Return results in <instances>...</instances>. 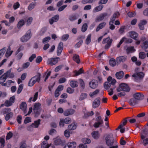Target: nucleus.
Here are the masks:
<instances>
[{"mask_svg":"<svg viewBox=\"0 0 148 148\" xmlns=\"http://www.w3.org/2000/svg\"><path fill=\"white\" fill-rule=\"evenodd\" d=\"M91 37V34H89L87 36L86 40V43L87 44H88L90 42Z\"/></svg>","mask_w":148,"mask_h":148,"instance_id":"obj_51","label":"nucleus"},{"mask_svg":"<svg viewBox=\"0 0 148 148\" xmlns=\"http://www.w3.org/2000/svg\"><path fill=\"white\" fill-rule=\"evenodd\" d=\"M11 72V69H10L3 74L6 79L8 77L10 78H13L14 77V73H12Z\"/></svg>","mask_w":148,"mask_h":148,"instance_id":"obj_14","label":"nucleus"},{"mask_svg":"<svg viewBox=\"0 0 148 148\" xmlns=\"http://www.w3.org/2000/svg\"><path fill=\"white\" fill-rule=\"evenodd\" d=\"M51 73V71L48 72V70H47V71L46 72L44 73L43 75V77L44 78H45V79H44L45 82L46 81L47 79H48L49 77L50 76Z\"/></svg>","mask_w":148,"mask_h":148,"instance_id":"obj_26","label":"nucleus"},{"mask_svg":"<svg viewBox=\"0 0 148 148\" xmlns=\"http://www.w3.org/2000/svg\"><path fill=\"white\" fill-rule=\"evenodd\" d=\"M5 140L4 138H0V143L1 145H0V148H3L5 145Z\"/></svg>","mask_w":148,"mask_h":148,"instance_id":"obj_46","label":"nucleus"},{"mask_svg":"<svg viewBox=\"0 0 148 148\" xmlns=\"http://www.w3.org/2000/svg\"><path fill=\"white\" fill-rule=\"evenodd\" d=\"M12 104L9 100H6L4 102V105L6 107H9L12 106Z\"/></svg>","mask_w":148,"mask_h":148,"instance_id":"obj_59","label":"nucleus"},{"mask_svg":"<svg viewBox=\"0 0 148 148\" xmlns=\"http://www.w3.org/2000/svg\"><path fill=\"white\" fill-rule=\"evenodd\" d=\"M107 14L106 13H104L100 14L96 19L95 21L96 22L100 21L104 19V17L107 16Z\"/></svg>","mask_w":148,"mask_h":148,"instance_id":"obj_17","label":"nucleus"},{"mask_svg":"<svg viewBox=\"0 0 148 148\" xmlns=\"http://www.w3.org/2000/svg\"><path fill=\"white\" fill-rule=\"evenodd\" d=\"M139 69L138 68H136L135 71L136 73L132 75L133 79L136 82H139L143 79L145 75V74L142 72H137Z\"/></svg>","mask_w":148,"mask_h":148,"instance_id":"obj_2","label":"nucleus"},{"mask_svg":"<svg viewBox=\"0 0 148 148\" xmlns=\"http://www.w3.org/2000/svg\"><path fill=\"white\" fill-rule=\"evenodd\" d=\"M110 65L112 66H115L116 64V62L115 60L114 59H111L109 62Z\"/></svg>","mask_w":148,"mask_h":148,"instance_id":"obj_47","label":"nucleus"},{"mask_svg":"<svg viewBox=\"0 0 148 148\" xmlns=\"http://www.w3.org/2000/svg\"><path fill=\"white\" fill-rule=\"evenodd\" d=\"M133 97L134 98L137 100H141L144 98L143 95L140 93H137L134 94Z\"/></svg>","mask_w":148,"mask_h":148,"instance_id":"obj_16","label":"nucleus"},{"mask_svg":"<svg viewBox=\"0 0 148 148\" xmlns=\"http://www.w3.org/2000/svg\"><path fill=\"white\" fill-rule=\"evenodd\" d=\"M23 87V84H21L19 86L18 90L17 91V93L19 94L20 93L22 90Z\"/></svg>","mask_w":148,"mask_h":148,"instance_id":"obj_52","label":"nucleus"},{"mask_svg":"<svg viewBox=\"0 0 148 148\" xmlns=\"http://www.w3.org/2000/svg\"><path fill=\"white\" fill-rule=\"evenodd\" d=\"M51 39V38L48 36L44 38L42 40V42L45 44L48 42Z\"/></svg>","mask_w":148,"mask_h":148,"instance_id":"obj_54","label":"nucleus"},{"mask_svg":"<svg viewBox=\"0 0 148 148\" xmlns=\"http://www.w3.org/2000/svg\"><path fill=\"white\" fill-rule=\"evenodd\" d=\"M60 60V58L56 57L55 58H51L48 59L47 60V63L48 64L51 66L56 64Z\"/></svg>","mask_w":148,"mask_h":148,"instance_id":"obj_9","label":"nucleus"},{"mask_svg":"<svg viewBox=\"0 0 148 148\" xmlns=\"http://www.w3.org/2000/svg\"><path fill=\"white\" fill-rule=\"evenodd\" d=\"M130 36L135 40V44L137 45H139L141 42L140 40H138V33L134 31H132L129 32Z\"/></svg>","mask_w":148,"mask_h":148,"instance_id":"obj_4","label":"nucleus"},{"mask_svg":"<svg viewBox=\"0 0 148 148\" xmlns=\"http://www.w3.org/2000/svg\"><path fill=\"white\" fill-rule=\"evenodd\" d=\"M103 7V6L102 5H100L95 7L93 10V12L94 13L97 12L101 11Z\"/></svg>","mask_w":148,"mask_h":148,"instance_id":"obj_24","label":"nucleus"},{"mask_svg":"<svg viewBox=\"0 0 148 148\" xmlns=\"http://www.w3.org/2000/svg\"><path fill=\"white\" fill-rule=\"evenodd\" d=\"M6 50V47H4L0 50V56L1 57L3 56Z\"/></svg>","mask_w":148,"mask_h":148,"instance_id":"obj_53","label":"nucleus"},{"mask_svg":"<svg viewBox=\"0 0 148 148\" xmlns=\"http://www.w3.org/2000/svg\"><path fill=\"white\" fill-rule=\"evenodd\" d=\"M76 126L74 123L69 125L68 126V129L69 130H73L76 128Z\"/></svg>","mask_w":148,"mask_h":148,"instance_id":"obj_41","label":"nucleus"},{"mask_svg":"<svg viewBox=\"0 0 148 148\" xmlns=\"http://www.w3.org/2000/svg\"><path fill=\"white\" fill-rule=\"evenodd\" d=\"M40 74H37L31 78L28 83V85L29 86H32L36 82H39L40 80Z\"/></svg>","mask_w":148,"mask_h":148,"instance_id":"obj_3","label":"nucleus"},{"mask_svg":"<svg viewBox=\"0 0 148 148\" xmlns=\"http://www.w3.org/2000/svg\"><path fill=\"white\" fill-rule=\"evenodd\" d=\"M141 47L143 49H147L148 47V41H146L143 42Z\"/></svg>","mask_w":148,"mask_h":148,"instance_id":"obj_45","label":"nucleus"},{"mask_svg":"<svg viewBox=\"0 0 148 148\" xmlns=\"http://www.w3.org/2000/svg\"><path fill=\"white\" fill-rule=\"evenodd\" d=\"M13 134L11 132H9L7 134L6 136V140L10 139L12 136Z\"/></svg>","mask_w":148,"mask_h":148,"instance_id":"obj_60","label":"nucleus"},{"mask_svg":"<svg viewBox=\"0 0 148 148\" xmlns=\"http://www.w3.org/2000/svg\"><path fill=\"white\" fill-rule=\"evenodd\" d=\"M4 75L3 74L0 77V84L3 83L6 80V78Z\"/></svg>","mask_w":148,"mask_h":148,"instance_id":"obj_55","label":"nucleus"},{"mask_svg":"<svg viewBox=\"0 0 148 148\" xmlns=\"http://www.w3.org/2000/svg\"><path fill=\"white\" fill-rule=\"evenodd\" d=\"M33 18L32 17H29L26 21V24L27 25H29L33 21Z\"/></svg>","mask_w":148,"mask_h":148,"instance_id":"obj_56","label":"nucleus"},{"mask_svg":"<svg viewBox=\"0 0 148 148\" xmlns=\"http://www.w3.org/2000/svg\"><path fill=\"white\" fill-rule=\"evenodd\" d=\"M70 84V86L73 88L76 87L78 85V82L76 81H71Z\"/></svg>","mask_w":148,"mask_h":148,"instance_id":"obj_35","label":"nucleus"},{"mask_svg":"<svg viewBox=\"0 0 148 148\" xmlns=\"http://www.w3.org/2000/svg\"><path fill=\"white\" fill-rule=\"evenodd\" d=\"M10 47L9 46L8 48L7 51L5 54V56L7 57H9L12 54L13 52V51L11 50Z\"/></svg>","mask_w":148,"mask_h":148,"instance_id":"obj_28","label":"nucleus"},{"mask_svg":"<svg viewBox=\"0 0 148 148\" xmlns=\"http://www.w3.org/2000/svg\"><path fill=\"white\" fill-rule=\"evenodd\" d=\"M73 59L77 63H79L80 62L79 56L78 55L76 54L74 55Z\"/></svg>","mask_w":148,"mask_h":148,"instance_id":"obj_38","label":"nucleus"},{"mask_svg":"<svg viewBox=\"0 0 148 148\" xmlns=\"http://www.w3.org/2000/svg\"><path fill=\"white\" fill-rule=\"evenodd\" d=\"M27 105L26 103L25 102H22L20 106V108L23 110L25 114L27 112Z\"/></svg>","mask_w":148,"mask_h":148,"instance_id":"obj_21","label":"nucleus"},{"mask_svg":"<svg viewBox=\"0 0 148 148\" xmlns=\"http://www.w3.org/2000/svg\"><path fill=\"white\" fill-rule=\"evenodd\" d=\"M75 74L73 75V76L75 77L79 75L80 74L84 73V71L82 70V68H80L78 71L75 70L74 71Z\"/></svg>","mask_w":148,"mask_h":148,"instance_id":"obj_29","label":"nucleus"},{"mask_svg":"<svg viewBox=\"0 0 148 148\" xmlns=\"http://www.w3.org/2000/svg\"><path fill=\"white\" fill-rule=\"evenodd\" d=\"M76 146V144L75 142L68 143L65 146L64 148H75Z\"/></svg>","mask_w":148,"mask_h":148,"instance_id":"obj_18","label":"nucleus"},{"mask_svg":"<svg viewBox=\"0 0 148 148\" xmlns=\"http://www.w3.org/2000/svg\"><path fill=\"white\" fill-rule=\"evenodd\" d=\"M147 23L146 21L145 20L141 21L138 24V26L140 29L143 30L144 29V25Z\"/></svg>","mask_w":148,"mask_h":148,"instance_id":"obj_23","label":"nucleus"},{"mask_svg":"<svg viewBox=\"0 0 148 148\" xmlns=\"http://www.w3.org/2000/svg\"><path fill=\"white\" fill-rule=\"evenodd\" d=\"M111 86V84L109 82H106L104 84V87L106 90L109 89Z\"/></svg>","mask_w":148,"mask_h":148,"instance_id":"obj_43","label":"nucleus"},{"mask_svg":"<svg viewBox=\"0 0 148 148\" xmlns=\"http://www.w3.org/2000/svg\"><path fill=\"white\" fill-rule=\"evenodd\" d=\"M139 57L140 59H144L146 57L145 53L142 52H140L139 54Z\"/></svg>","mask_w":148,"mask_h":148,"instance_id":"obj_48","label":"nucleus"},{"mask_svg":"<svg viewBox=\"0 0 148 148\" xmlns=\"http://www.w3.org/2000/svg\"><path fill=\"white\" fill-rule=\"evenodd\" d=\"M75 110L72 109H69L66 110L64 112V115L65 116L71 115L74 113Z\"/></svg>","mask_w":148,"mask_h":148,"instance_id":"obj_13","label":"nucleus"},{"mask_svg":"<svg viewBox=\"0 0 148 148\" xmlns=\"http://www.w3.org/2000/svg\"><path fill=\"white\" fill-rule=\"evenodd\" d=\"M31 37V30H29L27 31L25 35L21 38V40L23 42H26Z\"/></svg>","mask_w":148,"mask_h":148,"instance_id":"obj_7","label":"nucleus"},{"mask_svg":"<svg viewBox=\"0 0 148 148\" xmlns=\"http://www.w3.org/2000/svg\"><path fill=\"white\" fill-rule=\"evenodd\" d=\"M30 64L29 62H27L23 64L22 67L24 69H26L28 68Z\"/></svg>","mask_w":148,"mask_h":148,"instance_id":"obj_64","label":"nucleus"},{"mask_svg":"<svg viewBox=\"0 0 148 148\" xmlns=\"http://www.w3.org/2000/svg\"><path fill=\"white\" fill-rule=\"evenodd\" d=\"M21 50L19 48L16 52V54L17 55V57L18 59H21L23 55L22 52L19 53Z\"/></svg>","mask_w":148,"mask_h":148,"instance_id":"obj_32","label":"nucleus"},{"mask_svg":"<svg viewBox=\"0 0 148 148\" xmlns=\"http://www.w3.org/2000/svg\"><path fill=\"white\" fill-rule=\"evenodd\" d=\"M127 122V120L126 119H124L122 123V124H121L119 126V127H118V128L116 129V130L119 129L120 128H121V127H123L124 126H125Z\"/></svg>","mask_w":148,"mask_h":148,"instance_id":"obj_49","label":"nucleus"},{"mask_svg":"<svg viewBox=\"0 0 148 148\" xmlns=\"http://www.w3.org/2000/svg\"><path fill=\"white\" fill-rule=\"evenodd\" d=\"M49 146L47 143V141H45L43 142L42 144V148H48Z\"/></svg>","mask_w":148,"mask_h":148,"instance_id":"obj_50","label":"nucleus"},{"mask_svg":"<svg viewBox=\"0 0 148 148\" xmlns=\"http://www.w3.org/2000/svg\"><path fill=\"white\" fill-rule=\"evenodd\" d=\"M78 17L77 15L73 14L70 15L69 16V19L71 21H73L77 19Z\"/></svg>","mask_w":148,"mask_h":148,"instance_id":"obj_36","label":"nucleus"},{"mask_svg":"<svg viewBox=\"0 0 148 148\" xmlns=\"http://www.w3.org/2000/svg\"><path fill=\"white\" fill-rule=\"evenodd\" d=\"M112 40L108 37L104 38L102 41L103 44H106L105 46V49H108L111 46Z\"/></svg>","mask_w":148,"mask_h":148,"instance_id":"obj_8","label":"nucleus"},{"mask_svg":"<svg viewBox=\"0 0 148 148\" xmlns=\"http://www.w3.org/2000/svg\"><path fill=\"white\" fill-rule=\"evenodd\" d=\"M99 92V90L98 89H96L94 91L90 92L89 95L91 97H93L96 96Z\"/></svg>","mask_w":148,"mask_h":148,"instance_id":"obj_31","label":"nucleus"},{"mask_svg":"<svg viewBox=\"0 0 148 148\" xmlns=\"http://www.w3.org/2000/svg\"><path fill=\"white\" fill-rule=\"evenodd\" d=\"M67 5H65L59 7L58 10L59 12H61L63 11L66 7Z\"/></svg>","mask_w":148,"mask_h":148,"instance_id":"obj_62","label":"nucleus"},{"mask_svg":"<svg viewBox=\"0 0 148 148\" xmlns=\"http://www.w3.org/2000/svg\"><path fill=\"white\" fill-rule=\"evenodd\" d=\"M13 113L12 112H9L6 115L5 119L6 121H8L10 118H12L13 116Z\"/></svg>","mask_w":148,"mask_h":148,"instance_id":"obj_40","label":"nucleus"},{"mask_svg":"<svg viewBox=\"0 0 148 148\" xmlns=\"http://www.w3.org/2000/svg\"><path fill=\"white\" fill-rule=\"evenodd\" d=\"M94 114V113L93 111H91L90 112H87L85 113L84 117L85 118H87L92 116Z\"/></svg>","mask_w":148,"mask_h":148,"instance_id":"obj_39","label":"nucleus"},{"mask_svg":"<svg viewBox=\"0 0 148 148\" xmlns=\"http://www.w3.org/2000/svg\"><path fill=\"white\" fill-rule=\"evenodd\" d=\"M41 105L39 103H35L34 106L33 110L34 112L36 114H39L38 110L40 108Z\"/></svg>","mask_w":148,"mask_h":148,"instance_id":"obj_15","label":"nucleus"},{"mask_svg":"<svg viewBox=\"0 0 148 148\" xmlns=\"http://www.w3.org/2000/svg\"><path fill=\"white\" fill-rule=\"evenodd\" d=\"M83 42L82 40L79 41L75 45V47L76 48H78L82 44Z\"/></svg>","mask_w":148,"mask_h":148,"instance_id":"obj_61","label":"nucleus"},{"mask_svg":"<svg viewBox=\"0 0 148 148\" xmlns=\"http://www.w3.org/2000/svg\"><path fill=\"white\" fill-rule=\"evenodd\" d=\"M135 51L133 46L129 47H127L126 49V51L127 53L133 52Z\"/></svg>","mask_w":148,"mask_h":148,"instance_id":"obj_37","label":"nucleus"},{"mask_svg":"<svg viewBox=\"0 0 148 148\" xmlns=\"http://www.w3.org/2000/svg\"><path fill=\"white\" fill-rule=\"evenodd\" d=\"M100 104V99L99 97L95 99L94 101L92 104V107L95 108L99 107Z\"/></svg>","mask_w":148,"mask_h":148,"instance_id":"obj_12","label":"nucleus"},{"mask_svg":"<svg viewBox=\"0 0 148 148\" xmlns=\"http://www.w3.org/2000/svg\"><path fill=\"white\" fill-rule=\"evenodd\" d=\"M127 57L126 56H120L117 57L116 59V61L117 64H119L121 62H123L127 60Z\"/></svg>","mask_w":148,"mask_h":148,"instance_id":"obj_10","label":"nucleus"},{"mask_svg":"<svg viewBox=\"0 0 148 148\" xmlns=\"http://www.w3.org/2000/svg\"><path fill=\"white\" fill-rule=\"evenodd\" d=\"M124 74V73L123 71H120L116 74V76L117 79H120L123 77Z\"/></svg>","mask_w":148,"mask_h":148,"instance_id":"obj_30","label":"nucleus"},{"mask_svg":"<svg viewBox=\"0 0 148 148\" xmlns=\"http://www.w3.org/2000/svg\"><path fill=\"white\" fill-rule=\"evenodd\" d=\"M118 92L121 91H124L126 92H129L130 89L128 86L126 84L121 83L119 85V87L116 89Z\"/></svg>","mask_w":148,"mask_h":148,"instance_id":"obj_6","label":"nucleus"},{"mask_svg":"<svg viewBox=\"0 0 148 148\" xmlns=\"http://www.w3.org/2000/svg\"><path fill=\"white\" fill-rule=\"evenodd\" d=\"M36 2H34L31 3L28 7V9L29 10H31L34 9L35 6L36 5Z\"/></svg>","mask_w":148,"mask_h":148,"instance_id":"obj_34","label":"nucleus"},{"mask_svg":"<svg viewBox=\"0 0 148 148\" xmlns=\"http://www.w3.org/2000/svg\"><path fill=\"white\" fill-rule=\"evenodd\" d=\"M47 29L45 27L42 28L40 31L39 32V34L40 35H43L45 32L46 30Z\"/></svg>","mask_w":148,"mask_h":148,"instance_id":"obj_57","label":"nucleus"},{"mask_svg":"<svg viewBox=\"0 0 148 148\" xmlns=\"http://www.w3.org/2000/svg\"><path fill=\"white\" fill-rule=\"evenodd\" d=\"M91 135L92 137L95 139L98 138L100 136V134L98 131L93 132L91 133Z\"/></svg>","mask_w":148,"mask_h":148,"instance_id":"obj_22","label":"nucleus"},{"mask_svg":"<svg viewBox=\"0 0 148 148\" xmlns=\"http://www.w3.org/2000/svg\"><path fill=\"white\" fill-rule=\"evenodd\" d=\"M106 25L105 22H103L100 23L97 27L96 29V31L98 32L100 29H102Z\"/></svg>","mask_w":148,"mask_h":148,"instance_id":"obj_27","label":"nucleus"},{"mask_svg":"<svg viewBox=\"0 0 148 148\" xmlns=\"http://www.w3.org/2000/svg\"><path fill=\"white\" fill-rule=\"evenodd\" d=\"M40 119L35 121L34 123L32 124V126L34 128H38L40 124Z\"/></svg>","mask_w":148,"mask_h":148,"instance_id":"obj_25","label":"nucleus"},{"mask_svg":"<svg viewBox=\"0 0 148 148\" xmlns=\"http://www.w3.org/2000/svg\"><path fill=\"white\" fill-rule=\"evenodd\" d=\"M24 21L23 19L21 20L18 21V23L17 27L18 28H20L24 25Z\"/></svg>","mask_w":148,"mask_h":148,"instance_id":"obj_33","label":"nucleus"},{"mask_svg":"<svg viewBox=\"0 0 148 148\" xmlns=\"http://www.w3.org/2000/svg\"><path fill=\"white\" fill-rule=\"evenodd\" d=\"M82 141L85 144H89L91 143V140L90 139L87 138H84L82 139Z\"/></svg>","mask_w":148,"mask_h":148,"instance_id":"obj_44","label":"nucleus"},{"mask_svg":"<svg viewBox=\"0 0 148 148\" xmlns=\"http://www.w3.org/2000/svg\"><path fill=\"white\" fill-rule=\"evenodd\" d=\"M89 85L90 87L91 88H95L97 86V82L95 80H92L89 82Z\"/></svg>","mask_w":148,"mask_h":148,"instance_id":"obj_20","label":"nucleus"},{"mask_svg":"<svg viewBox=\"0 0 148 148\" xmlns=\"http://www.w3.org/2000/svg\"><path fill=\"white\" fill-rule=\"evenodd\" d=\"M88 26L86 23H84L82 26V32H85L87 29Z\"/></svg>","mask_w":148,"mask_h":148,"instance_id":"obj_58","label":"nucleus"},{"mask_svg":"<svg viewBox=\"0 0 148 148\" xmlns=\"http://www.w3.org/2000/svg\"><path fill=\"white\" fill-rule=\"evenodd\" d=\"M63 48V44L62 42H60L57 48V53L58 56H59L61 54Z\"/></svg>","mask_w":148,"mask_h":148,"instance_id":"obj_11","label":"nucleus"},{"mask_svg":"<svg viewBox=\"0 0 148 148\" xmlns=\"http://www.w3.org/2000/svg\"><path fill=\"white\" fill-rule=\"evenodd\" d=\"M87 96V95L86 93H82L80 96L79 100H83L86 99Z\"/></svg>","mask_w":148,"mask_h":148,"instance_id":"obj_42","label":"nucleus"},{"mask_svg":"<svg viewBox=\"0 0 148 148\" xmlns=\"http://www.w3.org/2000/svg\"><path fill=\"white\" fill-rule=\"evenodd\" d=\"M95 122L93 124V126L97 128L101 126L103 124V121L101 116H99L95 118Z\"/></svg>","mask_w":148,"mask_h":148,"instance_id":"obj_5","label":"nucleus"},{"mask_svg":"<svg viewBox=\"0 0 148 148\" xmlns=\"http://www.w3.org/2000/svg\"><path fill=\"white\" fill-rule=\"evenodd\" d=\"M105 140L106 144L108 146L110 147V148H118V143L116 142H115L114 145L111 146L114 143L113 135L112 133L106 134L105 136Z\"/></svg>","mask_w":148,"mask_h":148,"instance_id":"obj_1","label":"nucleus"},{"mask_svg":"<svg viewBox=\"0 0 148 148\" xmlns=\"http://www.w3.org/2000/svg\"><path fill=\"white\" fill-rule=\"evenodd\" d=\"M59 19V16L57 14L52 17L49 20V22L50 24H52L54 22H57Z\"/></svg>","mask_w":148,"mask_h":148,"instance_id":"obj_19","label":"nucleus"},{"mask_svg":"<svg viewBox=\"0 0 148 148\" xmlns=\"http://www.w3.org/2000/svg\"><path fill=\"white\" fill-rule=\"evenodd\" d=\"M66 80V79L64 77L60 78L58 80L59 84H62L65 82Z\"/></svg>","mask_w":148,"mask_h":148,"instance_id":"obj_63","label":"nucleus"}]
</instances>
